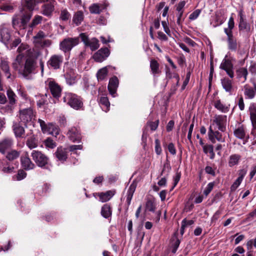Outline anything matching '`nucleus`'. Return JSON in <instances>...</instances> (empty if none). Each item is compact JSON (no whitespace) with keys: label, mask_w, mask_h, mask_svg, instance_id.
Listing matches in <instances>:
<instances>
[{"label":"nucleus","mask_w":256,"mask_h":256,"mask_svg":"<svg viewBox=\"0 0 256 256\" xmlns=\"http://www.w3.org/2000/svg\"><path fill=\"white\" fill-rule=\"evenodd\" d=\"M204 152L206 154H210L214 150L213 146L212 145H204L203 146Z\"/></svg>","instance_id":"59"},{"label":"nucleus","mask_w":256,"mask_h":256,"mask_svg":"<svg viewBox=\"0 0 256 256\" xmlns=\"http://www.w3.org/2000/svg\"><path fill=\"white\" fill-rule=\"evenodd\" d=\"M114 190H108L105 192H100L98 194L100 200L102 202L109 200L114 194Z\"/></svg>","instance_id":"23"},{"label":"nucleus","mask_w":256,"mask_h":256,"mask_svg":"<svg viewBox=\"0 0 256 256\" xmlns=\"http://www.w3.org/2000/svg\"><path fill=\"white\" fill-rule=\"evenodd\" d=\"M250 120L252 126L254 128H256V108H250Z\"/></svg>","instance_id":"45"},{"label":"nucleus","mask_w":256,"mask_h":256,"mask_svg":"<svg viewBox=\"0 0 256 256\" xmlns=\"http://www.w3.org/2000/svg\"><path fill=\"white\" fill-rule=\"evenodd\" d=\"M200 10H196L192 12L189 16L190 20H193L198 18L200 13Z\"/></svg>","instance_id":"54"},{"label":"nucleus","mask_w":256,"mask_h":256,"mask_svg":"<svg viewBox=\"0 0 256 256\" xmlns=\"http://www.w3.org/2000/svg\"><path fill=\"white\" fill-rule=\"evenodd\" d=\"M48 132L50 134L53 136H56L59 134L60 130L57 126H56L52 124H50L48 126Z\"/></svg>","instance_id":"32"},{"label":"nucleus","mask_w":256,"mask_h":256,"mask_svg":"<svg viewBox=\"0 0 256 256\" xmlns=\"http://www.w3.org/2000/svg\"><path fill=\"white\" fill-rule=\"evenodd\" d=\"M184 12H178L177 16V24L180 25L184 19L182 18Z\"/></svg>","instance_id":"61"},{"label":"nucleus","mask_w":256,"mask_h":256,"mask_svg":"<svg viewBox=\"0 0 256 256\" xmlns=\"http://www.w3.org/2000/svg\"><path fill=\"white\" fill-rule=\"evenodd\" d=\"M186 2L184 0L180 2L176 6L177 12H184L183 8Z\"/></svg>","instance_id":"62"},{"label":"nucleus","mask_w":256,"mask_h":256,"mask_svg":"<svg viewBox=\"0 0 256 256\" xmlns=\"http://www.w3.org/2000/svg\"><path fill=\"white\" fill-rule=\"evenodd\" d=\"M1 41L4 44H6L10 38V34L9 30L6 27H2L0 30Z\"/></svg>","instance_id":"20"},{"label":"nucleus","mask_w":256,"mask_h":256,"mask_svg":"<svg viewBox=\"0 0 256 256\" xmlns=\"http://www.w3.org/2000/svg\"><path fill=\"white\" fill-rule=\"evenodd\" d=\"M244 94L249 98H252L254 96V92L252 88L244 86Z\"/></svg>","instance_id":"47"},{"label":"nucleus","mask_w":256,"mask_h":256,"mask_svg":"<svg viewBox=\"0 0 256 256\" xmlns=\"http://www.w3.org/2000/svg\"><path fill=\"white\" fill-rule=\"evenodd\" d=\"M43 19L42 16L38 15H36L34 16L32 23L30 24V26L32 28L36 26V25L41 23Z\"/></svg>","instance_id":"46"},{"label":"nucleus","mask_w":256,"mask_h":256,"mask_svg":"<svg viewBox=\"0 0 256 256\" xmlns=\"http://www.w3.org/2000/svg\"><path fill=\"white\" fill-rule=\"evenodd\" d=\"M168 151L172 154H175L176 153V150L174 148V144L172 143H170L168 146Z\"/></svg>","instance_id":"63"},{"label":"nucleus","mask_w":256,"mask_h":256,"mask_svg":"<svg viewBox=\"0 0 256 256\" xmlns=\"http://www.w3.org/2000/svg\"><path fill=\"white\" fill-rule=\"evenodd\" d=\"M221 83L223 88L226 92L231 94L234 90L232 81L228 78H224L221 80Z\"/></svg>","instance_id":"21"},{"label":"nucleus","mask_w":256,"mask_h":256,"mask_svg":"<svg viewBox=\"0 0 256 256\" xmlns=\"http://www.w3.org/2000/svg\"><path fill=\"white\" fill-rule=\"evenodd\" d=\"M136 187V184L132 182L128 188L126 194V202L129 205L130 204L134 192H135Z\"/></svg>","instance_id":"24"},{"label":"nucleus","mask_w":256,"mask_h":256,"mask_svg":"<svg viewBox=\"0 0 256 256\" xmlns=\"http://www.w3.org/2000/svg\"><path fill=\"white\" fill-rule=\"evenodd\" d=\"M239 28L240 30H249L250 29V26L248 24L246 21L239 22Z\"/></svg>","instance_id":"52"},{"label":"nucleus","mask_w":256,"mask_h":256,"mask_svg":"<svg viewBox=\"0 0 256 256\" xmlns=\"http://www.w3.org/2000/svg\"><path fill=\"white\" fill-rule=\"evenodd\" d=\"M64 61L63 56L60 54L52 55L47 62L48 66L54 70L59 69Z\"/></svg>","instance_id":"7"},{"label":"nucleus","mask_w":256,"mask_h":256,"mask_svg":"<svg viewBox=\"0 0 256 256\" xmlns=\"http://www.w3.org/2000/svg\"><path fill=\"white\" fill-rule=\"evenodd\" d=\"M21 162L22 167L26 170H30L35 168V164L32 162L28 153L21 158Z\"/></svg>","instance_id":"17"},{"label":"nucleus","mask_w":256,"mask_h":256,"mask_svg":"<svg viewBox=\"0 0 256 256\" xmlns=\"http://www.w3.org/2000/svg\"><path fill=\"white\" fill-rule=\"evenodd\" d=\"M102 109L106 112L109 110L110 103L107 97L103 96L100 98V100Z\"/></svg>","instance_id":"35"},{"label":"nucleus","mask_w":256,"mask_h":256,"mask_svg":"<svg viewBox=\"0 0 256 256\" xmlns=\"http://www.w3.org/2000/svg\"><path fill=\"white\" fill-rule=\"evenodd\" d=\"M228 36V49L236 51L237 49L238 44L236 38L232 34L229 33V34H226Z\"/></svg>","instance_id":"22"},{"label":"nucleus","mask_w":256,"mask_h":256,"mask_svg":"<svg viewBox=\"0 0 256 256\" xmlns=\"http://www.w3.org/2000/svg\"><path fill=\"white\" fill-rule=\"evenodd\" d=\"M32 16L30 12H27L22 16L16 15L12 18V24L14 26L19 25L20 27L25 28L27 23L30 20Z\"/></svg>","instance_id":"5"},{"label":"nucleus","mask_w":256,"mask_h":256,"mask_svg":"<svg viewBox=\"0 0 256 256\" xmlns=\"http://www.w3.org/2000/svg\"><path fill=\"white\" fill-rule=\"evenodd\" d=\"M0 67L2 70L4 72V74L6 77L7 79L12 81L14 79V76H12L10 72V67L8 62L6 61H2L0 64Z\"/></svg>","instance_id":"18"},{"label":"nucleus","mask_w":256,"mask_h":256,"mask_svg":"<svg viewBox=\"0 0 256 256\" xmlns=\"http://www.w3.org/2000/svg\"><path fill=\"white\" fill-rule=\"evenodd\" d=\"M55 1L50 2V3L44 4L42 6V13L44 16H50L54 10Z\"/></svg>","instance_id":"19"},{"label":"nucleus","mask_w":256,"mask_h":256,"mask_svg":"<svg viewBox=\"0 0 256 256\" xmlns=\"http://www.w3.org/2000/svg\"><path fill=\"white\" fill-rule=\"evenodd\" d=\"M222 214L220 210H217L213 215L211 219V222L214 223L216 222V221L220 218V216Z\"/></svg>","instance_id":"57"},{"label":"nucleus","mask_w":256,"mask_h":256,"mask_svg":"<svg viewBox=\"0 0 256 256\" xmlns=\"http://www.w3.org/2000/svg\"><path fill=\"white\" fill-rule=\"evenodd\" d=\"M214 186V182H210L207 185L205 190H204V194L206 196H207L212 190Z\"/></svg>","instance_id":"50"},{"label":"nucleus","mask_w":256,"mask_h":256,"mask_svg":"<svg viewBox=\"0 0 256 256\" xmlns=\"http://www.w3.org/2000/svg\"><path fill=\"white\" fill-rule=\"evenodd\" d=\"M101 6L97 4H93L90 6V11L92 14H100L102 10Z\"/></svg>","instance_id":"42"},{"label":"nucleus","mask_w":256,"mask_h":256,"mask_svg":"<svg viewBox=\"0 0 256 256\" xmlns=\"http://www.w3.org/2000/svg\"><path fill=\"white\" fill-rule=\"evenodd\" d=\"M67 136L69 140L72 142H80L81 139L80 131L76 127H72L68 130Z\"/></svg>","instance_id":"15"},{"label":"nucleus","mask_w":256,"mask_h":256,"mask_svg":"<svg viewBox=\"0 0 256 256\" xmlns=\"http://www.w3.org/2000/svg\"><path fill=\"white\" fill-rule=\"evenodd\" d=\"M34 117L33 110L31 108H25L20 112V118L21 122L24 124L30 122Z\"/></svg>","instance_id":"10"},{"label":"nucleus","mask_w":256,"mask_h":256,"mask_svg":"<svg viewBox=\"0 0 256 256\" xmlns=\"http://www.w3.org/2000/svg\"><path fill=\"white\" fill-rule=\"evenodd\" d=\"M242 180L238 178L230 187V190L234 192L238 187Z\"/></svg>","instance_id":"51"},{"label":"nucleus","mask_w":256,"mask_h":256,"mask_svg":"<svg viewBox=\"0 0 256 256\" xmlns=\"http://www.w3.org/2000/svg\"><path fill=\"white\" fill-rule=\"evenodd\" d=\"M236 73L238 78H244V81H246L248 74V70L246 68H241L236 70Z\"/></svg>","instance_id":"36"},{"label":"nucleus","mask_w":256,"mask_h":256,"mask_svg":"<svg viewBox=\"0 0 256 256\" xmlns=\"http://www.w3.org/2000/svg\"><path fill=\"white\" fill-rule=\"evenodd\" d=\"M37 0H25V6L31 12L34 10L36 4H38Z\"/></svg>","instance_id":"43"},{"label":"nucleus","mask_w":256,"mask_h":256,"mask_svg":"<svg viewBox=\"0 0 256 256\" xmlns=\"http://www.w3.org/2000/svg\"><path fill=\"white\" fill-rule=\"evenodd\" d=\"M234 134L238 138H244L246 136V130L244 126L239 124L234 130Z\"/></svg>","instance_id":"25"},{"label":"nucleus","mask_w":256,"mask_h":256,"mask_svg":"<svg viewBox=\"0 0 256 256\" xmlns=\"http://www.w3.org/2000/svg\"><path fill=\"white\" fill-rule=\"evenodd\" d=\"M64 102L75 110H78L82 106L81 98L72 93H66L63 98Z\"/></svg>","instance_id":"2"},{"label":"nucleus","mask_w":256,"mask_h":256,"mask_svg":"<svg viewBox=\"0 0 256 256\" xmlns=\"http://www.w3.org/2000/svg\"><path fill=\"white\" fill-rule=\"evenodd\" d=\"M46 36V35L42 31H39L38 34L34 36V42L36 46H40Z\"/></svg>","instance_id":"27"},{"label":"nucleus","mask_w":256,"mask_h":256,"mask_svg":"<svg viewBox=\"0 0 256 256\" xmlns=\"http://www.w3.org/2000/svg\"><path fill=\"white\" fill-rule=\"evenodd\" d=\"M26 173L24 172L23 170H20L18 172V173L16 175V180H20L26 178Z\"/></svg>","instance_id":"56"},{"label":"nucleus","mask_w":256,"mask_h":256,"mask_svg":"<svg viewBox=\"0 0 256 256\" xmlns=\"http://www.w3.org/2000/svg\"><path fill=\"white\" fill-rule=\"evenodd\" d=\"M214 102V108L221 112L225 113L228 111V107L223 104L220 100H216Z\"/></svg>","instance_id":"28"},{"label":"nucleus","mask_w":256,"mask_h":256,"mask_svg":"<svg viewBox=\"0 0 256 256\" xmlns=\"http://www.w3.org/2000/svg\"><path fill=\"white\" fill-rule=\"evenodd\" d=\"M226 116L222 115H216L214 117L212 125L216 124L218 130L224 132L226 130Z\"/></svg>","instance_id":"12"},{"label":"nucleus","mask_w":256,"mask_h":256,"mask_svg":"<svg viewBox=\"0 0 256 256\" xmlns=\"http://www.w3.org/2000/svg\"><path fill=\"white\" fill-rule=\"evenodd\" d=\"M38 122L40 123V126L41 127L42 130L44 133H46L48 132V125L46 124L45 122L40 119H38Z\"/></svg>","instance_id":"55"},{"label":"nucleus","mask_w":256,"mask_h":256,"mask_svg":"<svg viewBox=\"0 0 256 256\" xmlns=\"http://www.w3.org/2000/svg\"><path fill=\"white\" fill-rule=\"evenodd\" d=\"M234 22L232 17H230L228 22V28H225L224 30V32L226 34H232V30L234 28Z\"/></svg>","instance_id":"39"},{"label":"nucleus","mask_w":256,"mask_h":256,"mask_svg":"<svg viewBox=\"0 0 256 256\" xmlns=\"http://www.w3.org/2000/svg\"><path fill=\"white\" fill-rule=\"evenodd\" d=\"M31 156L36 165L39 167L44 168L48 163V157L40 151L32 150Z\"/></svg>","instance_id":"4"},{"label":"nucleus","mask_w":256,"mask_h":256,"mask_svg":"<svg viewBox=\"0 0 256 256\" xmlns=\"http://www.w3.org/2000/svg\"><path fill=\"white\" fill-rule=\"evenodd\" d=\"M6 158L10 161H12L19 157L20 155V152L16 150H12L10 151L9 150L6 152Z\"/></svg>","instance_id":"29"},{"label":"nucleus","mask_w":256,"mask_h":256,"mask_svg":"<svg viewBox=\"0 0 256 256\" xmlns=\"http://www.w3.org/2000/svg\"><path fill=\"white\" fill-rule=\"evenodd\" d=\"M84 15L82 11L76 12L74 15L72 21L76 25H80L83 21Z\"/></svg>","instance_id":"30"},{"label":"nucleus","mask_w":256,"mask_h":256,"mask_svg":"<svg viewBox=\"0 0 256 256\" xmlns=\"http://www.w3.org/2000/svg\"><path fill=\"white\" fill-rule=\"evenodd\" d=\"M162 26L164 28V30L165 32L168 36H170V30L168 28V22L165 21H162Z\"/></svg>","instance_id":"58"},{"label":"nucleus","mask_w":256,"mask_h":256,"mask_svg":"<svg viewBox=\"0 0 256 256\" xmlns=\"http://www.w3.org/2000/svg\"><path fill=\"white\" fill-rule=\"evenodd\" d=\"M44 144L48 148H53L56 146V142L50 138L46 139L44 142Z\"/></svg>","instance_id":"49"},{"label":"nucleus","mask_w":256,"mask_h":256,"mask_svg":"<svg viewBox=\"0 0 256 256\" xmlns=\"http://www.w3.org/2000/svg\"><path fill=\"white\" fill-rule=\"evenodd\" d=\"M80 42L79 38H64L60 44V48L64 52L71 50L75 46H77Z\"/></svg>","instance_id":"3"},{"label":"nucleus","mask_w":256,"mask_h":256,"mask_svg":"<svg viewBox=\"0 0 256 256\" xmlns=\"http://www.w3.org/2000/svg\"><path fill=\"white\" fill-rule=\"evenodd\" d=\"M7 96L9 100L10 103L12 104H15L16 95L11 89H8L7 90Z\"/></svg>","instance_id":"44"},{"label":"nucleus","mask_w":256,"mask_h":256,"mask_svg":"<svg viewBox=\"0 0 256 256\" xmlns=\"http://www.w3.org/2000/svg\"><path fill=\"white\" fill-rule=\"evenodd\" d=\"M101 214L104 218H108L112 215V210L110 206L105 204L103 206L101 210Z\"/></svg>","instance_id":"33"},{"label":"nucleus","mask_w":256,"mask_h":256,"mask_svg":"<svg viewBox=\"0 0 256 256\" xmlns=\"http://www.w3.org/2000/svg\"><path fill=\"white\" fill-rule=\"evenodd\" d=\"M240 159V156L238 154H233L230 156L228 165L230 166H233L238 164V162Z\"/></svg>","instance_id":"38"},{"label":"nucleus","mask_w":256,"mask_h":256,"mask_svg":"<svg viewBox=\"0 0 256 256\" xmlns=\"http://www.w3.org/2000/svg\"><path fill=\"white\" fill-rule=\"evenodd\" d=\"M55 154L56 157L60 161H64L67 158L66 151L62 148H58Z\"/></svg>","instance_id":"26"},{"label":"nucleus","mask_w":256,"mask_h":256,"mask_svg":"<svg viewBox=\"0 0 256 256\" xmlns=\"http://www.w3.org/2000/svg\"><path fill=\"white\" fill-rule=\"evenodd\" d=\"M156 209L154 203L152 200H148L146 202V210L150 212H154Z\"/></svg>","instance_id":"48"},{"label":"nucleus","mask_w":256,"mask_h":256,"mask_svg":"<svg viewBox=\"0 0 256 256\" xmlns=\"http://www.w3.org/2000/svg\"><path fill=\"white\" fill-rule=\"evenodd\" d=\"M47 82L52 96L56 98H58L61 96L62 88L60 86L52 80H48Z\"/></svg>","instance_id":"9"},{"label":"nucleus","mask_w":256,"mask_h":256,"mask_svg":"<svg viewBox=\"0 0 256 256\" xmlns=\"http://www.w3.org/2000/svg\"><path fill=\"white\" fill-rule=\"evenodd\" d=\"M150 67L153 74L160 73L159 64L155 60H150Z\"/></svg>","instance_id":"37"},{"label":"nucleus","mask_w":256,"mask_h":256,"mask_svg":"<svg viewBox=\"0 0 256 256\" xmlns=\"http://www.w3.org/2000/svg\"><path fill=\"white\" fill-rule=\"evenodd\" d=\"M70 18V14L66 9H63L60 12V18L63 21H67Z\"/></svg>","instance_id":"41"},{"label":"nucleus","mask_w":256,"mask_h":256,"mask_svg":"<svg viewBox=\"0 0 256 256\" xmlns=\"http://www.w3.org/2000/svg\"><path fill=\"white\" fill-rule=\"evenodd\" d=\"M109 54L108 48H102L94 54L93 58L97 62H102L109 56Z\"/></svg>","instance_id":"14"},{"label":"nucleus","mask_w":256,"mask_h":256,"mask_svg":"<svg viewBox=\"0 0 256 256\" xmlns=\"http://www.w3.org/2000/svg\"><path fill=\"white\" fill-rule=\"evenodd\" d=\"M209 139L212 143H215L216 140L220 142H224V138L222 136V134L218 131H214L212 129V126H210L208 132Z\"/></svg>","instance_id":"13"},{"label":"nucleus","mask_w":256,"mask_h":256,"mask_svg":"<svg viewBox=\"0 0 256 256\" xmlns=\"http://www.w3.org/2000/svg\"><path fill=\"white\" fill-rule=\"evenodd\" d=\"M118 85V80L116 76H114L110 78L108 85V90L110 94L115 97L116 92Z\"/></svg>","instance_id":"16"},{"label":"nucleus","mask_w":256,"mask_h":256,"mask_svg":"<svg viewBox=\"0 0 256 256\" xmlns=\"http://www.w3.org/2000/svg\"><path fill=\"white\" fill-rule=\"evenodd\" d=\"M52 44V42L50 40H44V39L42 43L41 44L40 46L42 47H48Z\"/></svg>","instance_id":"64"},{"label":"nucleus","mask_w":256,"mask_h":256,"mask_svg":"<svg viewBox=\"0 0 256 256\" xmlns=\"http://www.w3.org/2000/svg\"><path fill=\"white\" fill-rule=\"evenodd\" d=\"M194 223V222L192 220H186V219H184L182 221V228H184L187 226H190Z\"/></svg>","instance_id":"60"},{"label":"nucleus","mask_w":256,"mask_h":256,"mask_svg":"<svg viewBox=\"0 0 256 256\" xmlns=\"http://www.w3.org/2000/svg\"><path fill=\"white\" fill-rule=\"evenodd\" d=\"M108 72L106 66L98 70L96 74L97 78L98 81L104 80L107 76Z\"/></svg>","instance_id":"34"},{"label":"nucleus","mask_w":256,"mask_h":256,"mask_svg":"<svg viewBox=\"0 0 256 256\" xmlns=\"http://www.w3.org/2000/svg\"><path fill=\"white\" fill-rule=\"evenodd\" d=\"M13 130L16 137H22L24 133V128L19 124H14Z\"/></svg>","instance_id":"31"},{"label":"nucleus","mask_w":256,"mask_h":256,"mask_svg":"<svg viewBox=\"0 0 256 256\" xmlns=\"http://www.w3.org/2000/svg\"><path fill=\"white\" fill-rule=\"evenodd\" d=\"M155 152L156 154L160 155L162 152L160 142L158 139L155 140Z\"/></svg>","instance_id":"53"},{"label":"nucleus","mask_w":256,"mask_h":256,"mask_svg":"<svg viewBox=\"0 0 256 256\" xmlns=\"http://www.w3.org/2000/svg\"><path fill=\"white\" fill-rule=\"evenodd\" d=\"M226 56L222 60L220 65V68L224 70L226 74L230 78H232L234 76L233 71V64L230 60L226 58Z\"/></svg>","instance_id":"11"},{"label":"nucleus","mask_w":256,"mask_h":256,"mask_svg":"<svg viewBox=\"0 0 256 256\" xmlns=\"http://www.w3.org/2000/svg\"><path fill=\"white\" fill-rule=\"evenodd\" d=\"M80 37L85 46L90 47L92 51L95 50L99 48V42L97 38H93L90 39L85 33H81L80 34Z\"/></svg>","instance_id":"6"},{"label":"nucleus","mask_w":256,"mask_h":256,"mask_svg":"<svg viewBox=\"0 0 256 256\" xmlns=\"http://www.w3.org/2000/svg\"><path fill=\"white\" fill-rule=\"evenodd\" d=\"M14 145V140L12 138L6 137L0 140V153L5 154Z\"/></svg>","instance_id":"8"},{"label":"nucleus","mask_w":256,"mask_h":256,"mask_svg":"<svg viewBox=\"0 0 256 256\" xmlns=\"http://www.w3.org/2000/svg\"><path fill=\"white\" fill-rule=\"evenodd\" d=\"M26 146L32 149L38 146V144L36 138L34 137L28 138L26 141Z\"/></svg>","instance_id":"40"},{"label":"nucleus","mask_w":256,"mask_h":256,"mask_svg":"<svg viewBox=\"0 0 256 256\" xmlns=\"http://www.w3.org/2000/svg\"><path fill=\"white\" fill-rule=\"evenodd\" d=\"M30 51L27 44H21L18 48L19 54L12 64V68L24 78L34 72L36 66V60L29 56Z\"/></svg>","instance_id":"1"}]
</instances>
